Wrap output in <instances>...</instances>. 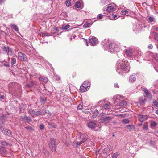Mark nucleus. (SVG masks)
I'll use <instances>...</instances> for the list:
<instances>
[{"mask_svg": "<svg viewBox=\"0 0 158 158\" xmlns=\"http://www.w3.org/2000/svg\"><path fill=\"white\" fill-rule=\"evenodd\" d=\"M130 67L126 65L125 63H122L118 65L116 71L119 74L123 75L130 71Z\"/></svg>", "mask_w": 158, "mask_h": 158, "instance_id": "f257e3e1", "label": "nucleus"}, {"mask_svg": "<svg viewBox=\"0 0 158 158\" xmlns=\"http://www.w3.org/2000/svg\"><path fill=\"white\" fill-rule=\"evenodd\" d=\"M103 44L105 47L108 48L109 49L111 52H116L118 50V48L117 45L114 43H110L108 40H104Z\"/></svg>", "mask_w": 158, "mask_h": 158, "instance_id": "f03ea898", "label": "nucleus"}, {"mask_svg": "<svg viewBox=\"0 0 158 158\" xmlns=\"http://www.w3.org/2000/svg\"><path fill=\"white\" fill-rule=\"evenodd\" d=\"M113 117L112 116L106 115L104 116L102 115V116L100 119V120L102 123L105 124H106L110 123Z\"/></svg>", "mask_w": 158, "mask_h": 158, "instance_id": "7ed1b4c3", "label": "nucleus"}, {"mask_svg": "<svg viewBox=\"0 0 158 158\" xmlns=\"http://www.w3.org/2000/svg\"><path fill=\"white\" fill-rule=\"evenodd\" d=\"M49 147L52 152H55L56 149L55 139L54 138H51L49 143Z\"/></svg>", "mask_w": 158, "mask_h": 158, "instance_id": "20e7f679", "label": "nucleus"}, {"mask_svg": "<svg viewBox=\"0 0 158 158\" xmlns=\"http://www.w3.org/2000/svg\"><path fill=\"white\" fill-rule=\"evenodd\" d=\"M87 125L89 128L93 129L97 127V124L95 122L90 121L87 124Z\"/></svg>", "mask_w": 158, "mask_h": 158, "instance_id": "39448f33", "label": "nucleus"}, {"mask_svg": "<svg viewBox=\"0 0 158 158\" xmlns=\"http://www.w3.org/2000/svg\"><path fill=\"white\" fill-rule=\"evenodd\" d=\"M2 51L5 53H7L8 55H11L12 53V50L11 48L6 46H4L3 48Z\"/></svg>", "mask_w": 158, "mask_h": 158, "instance_id": "423d86ee", "label": "nucleus"}, {"mask_svg": "<svg viewBox=\"0 0 158 158\" xmlns=\"http://www.w3.org/2000/svg\"><path fill=\"white\" fill-rule=\"evenodd\" d=\"M19 57L21 58V60L22 61H27L28 59L27 56L22 52L18 53Z\"/></svg>", "mask_w": 158, "mask_h": 158, "instance_id": "0eeeda50", "label": "nucleus"}, {"mask_svg": "<svg viewBox=\"0 0 158 158\" xmlns=\"http://www.w3.org/2000/svg\"><path fill=\"white\" fill-rule=\"evenodd\" d=\"M2 132L4 135H6L8 137L11 136V132L6 129L3 128L2 130Z\"/></svg>", "mask_w": 158, "mask_h": 158, "instance_id": "6e6552de", "label": "nucleus"}, {"mask_svg": "<svg viewBox=\"0 0 158 158\" xmlns=\"http://www.w3.org/2000/svg\"><path fill=\"white\" fill-rule=\"evenodd\" d=\"M142 90L143 91L146 95L145 97L149 99H151L152 98V95L151 93L148 90L145 88H143Z\"/></svg>", "mask_w": 158, "mask_h": 158, "instance_id": "1a4fd4ad", "label": "nucleus"}, {"mask_svg": "<svg viewBox=\"0 0 158 158\" xmlns=\"http://www.w3.org/2000/svg\"><path fill=\"white\" fill-rule=\"evenodd\" d=\"M146 99L144 97H141L139 98L138 103L140 105L144 104L146 102Z\"/></svg>", "mask_w": 158, "mask_h": 158, "instance_id": "9d476101", "label": "nucleus"}, {"mask_svg": "<svg viewBox=\"0 0 158 158\" xmlns=\"http://www.w3.org/2000/svg\"><path fill=\"white\" fill-rule=\"evenodd\" d=\"M89 84L87 85H85L84 86L83 85H81L80 88V91L82 93L84 92L87 90V88L88 87Z\"/></svg>", "mask_w": 158, "mask_h": 158, "instance_id": "9b49d317", "label": "nucleus"}, {"mask_svg": "<svg viewBox=\"0 0 158 158\" xmlns=\"http://www.w3.org/2000/svg\"><path fill=\"white\" fill-rule=\"evenodd\" d=\"M89 43L93 45H95L98 43L97 39L95 37H92L89 40Z\"/></svg>", "mask_w": 158, "mask_h": 158, "instance_id": "f8f14e48", "label": "nucleus"}, {"mask_svg": "<svg viewBox=\"0 0 158 158\" xmlns=\"http://www.w3.org/2000/svg\"><path fill=\"white\" fill-rule=\"evenodd\" d=\"M126 128L129 131L131 132L135 129V127L133 125H129L126 126Z\"/></svg>", "mask_w": 158, "mask_h": 158, "instance_id": "ddd939ff", "label": "nucleus"}, {"mask_svg": "<svg viewBox=\"0 0 158 158\" xmlns=\"http://www.w3.org/2000/svg\"><path fill=\"white\" fill-rule=\"evenodd\" d=\"M138 118L140 122H143L147 119V117L145 115H139L138 116Z\"/></svg>", "mask_w": 158, "mask_h": 158, "instance_id": "4468645a", "label": "nucleus"}, {"mask_svg": "<svg viewBox=\"0 0 158 158\" xmlns=\"http://www.w3.org/2000/svg\"><path fill=\"white\" fill-rule=\"evenodd\" d=\"M20 119H21L22 121H25L30 122L32 121L31 118L26 116L24 117H22L20 118Z\"/></svg>", "mask_w": 158, "mask_h": 158, "instance_id": "2eb2a0df", "label": "nucleus"}, {"mask_svg": "<svg viewBox=\"0 0 158 158\" xmlns=\"http://www.w3.org/2000/svg\"><path fill=\"white\" fill-rule=\"evenodd\" d=\"M40 102L42 104H44L47 100V98L44 97L40 96Z\"/></svg>", "mask_w": 158, "mask_h": 158, "instance_id": "dca6fc26", "label": "nucleus"}, {"mask_svg": "<svg viewBox=\"0 0 158 158\" xmlns=\"http://www.w3.org/2000/svg\"><path fill=\"white\" fill-rule=\"evenodd\" d=\"M48 127L50 128H56L57 127V125L55 123H51L50 122H49L48 123Z\"/></svg>", "mask_w": 158, "mask_h": 158, "instance_id": "f3484780", "label": "nucleus"}, {"mask_svg": "<svg viewBox=\"0 0 158 158\" xmlns=\"http://www.w3.org/2000/svg\"><path fill=\"white\" fill-rule=\"evenodd\" d=\"M126 55L129 56H131L132 55V51L130 49H127L126 51Z\"/></svg>", "mask_w": 158, "mask_h": 158, "instance_id": "a211bd4d", "label": "nucleus"}, {"mask_svg": "<svg viewBox=\"0 0 158 158\" xmlns=\"http://www.w3.org/2000/svg\"><path fill=\"white\" fill-rule=\"evenodd\" d=\"M32 114L33 115V117L35 115L38 116H40L41 111H35L33 110L32 112Z\"/></svg>", "mask_w": 158, "mask_h": 158, "instance_id": "6ab92c4d", "label": "nucleus"}, {"mask_svg": "<svg viewBox=\"0 0 158 158\" xmlns=\"http://www.w3.org/2000/svg\"><path fill=\"white\" fill-rule=\"evenodd\" d=\"M54 33H43L42 34V37L49 36H52Z\"/></svg>", "mask_w": 158, "mask_h": 158, "instance_id": "aec40b11", "label": "nucleus"}, {"mask_svg": "<svg viewBox=\"0 0 158 158\" xmlns=\"http://www.w3.org/2000/svg\"><path fill=\"white\" fill-rule=\"evenodd\" d=\"M16 59L15 56H13L11 58V66H12L14 64L16 63Z\"/></svg>", "mask_w": 158, "mask_h": 158, "instance_id": "412c9836", "label": "nucleus"}, {"mask_svg": "<svg viewBox=\"0 0 158 158\" xmlns=\"http://www.w3.org/2000/svg\"><path fill=\"white\" fill-rule=\"evenodd\" d=\"M10 26L16 32L19 31V29L17 26L15 24H12Z\"/></svg>", "mask_w": 158, "mask_h": 158, "instance_id": "4be33fe9", "label": "nucleus"}, {"mask_svg": "<svg viewBox=\"0 0 158 158\" xmlns=\"http://www.w3.org/2000/svg\"><path fill=\"white\" fill-rule=\"evenodd\" d=\"M127 102L124 100L120 102L119 105L121 106L125 107L127 106Z\"/></svg>", "mask_w": 158, "mask_h": 158, "instance_id": "5701e85b", "label": "nucleus"}, {"mask_svg": "<svg viewBox=\"0 0 158 158\" xmlns=\"http://www.w3.org/2000/svg\"><path fill=\"white\" fill-rule=\"evenodd\" d=\"M102 106L105 109H108L110 108L109 103H106L105 104H103Z\"/></svg>", "mask_w": 158, "mask_h": 158, "instance_id": "b1692460", "label": "nucleus"}, {"mask_svg": "<svg viewBox=\"0 0 158 158\" xmlns=\"http://www.w3.org/2000/svg\"><path fill=\"white\" fill-rule=\"evenodd\" d=\"M81 6V3L79 1H77L75 5V6L76 8H80Z\"/></svg>", "mask_w": 158, "mask_h": 158, "instance_id": "393cba45", "label": "nucleus"}, {"mask_svg": "<svg viewBox=\"0 0 158 158\" xmlns=\"http://www.w3.org/2000/svg\"><path fill=\"white\" fill-rule=\"evenodd\" d=\"M114 8L112 6H110L107 7V10L108 12H112L114 11Z\"/></svg>", "mask_w": 158, "mask_h": 158, "instance_id": "a878e982", "label": "nucleus"}, {"mask_svg": "<svg viewBox=\"0 0 158 158\" xmlns=\"http://www.w3.org/2000/svg\"><path fill=\"white\" fill-rule=\"evenodd\" d=\"M34 85V82L32 81L30 83L27 84L26 85V86L27 87H32Z\"/></svg>", "mask_w": 158, "mask_h": 158, "instance_id": "bb28decb", "label": "nucleus"}, {"mask_svg": "<svg viewBox=\"0 0 158 158\" xmlns=\"http://www.w3.org/2000/svg\"><path fill=\"white\" fill-rule=\"evenodd\" d=\"M155 39V40L158 41V34L156 32H153Z\"/></svg>", "mask_w": 158, "mask_h": 158, "instance_id": "cd10ccee", "label": "nucleus"}, {"mask_svg": "<svg viewBox=\"0 0 158 158\" xmlns=\"http://www.w3.org/2000/svg\"><path fill=\"white\" fill-rule=\"evenodd\" d=\"M71 0H66L65 2V4L68 7L70 6H71Z\"/></svg>", "mask_w": 158, "mask_h": 158, "instance_id": "c85d7f7f", "label": "nucleus"}, {"mask_svg": "<svg viewBox=\"0 0 158 158\" xmlns=\"http://www.w3.org/2000/svg\"><path fill=\"white\" fill-rule=\"evenodd\" d=\"M153 57L158 62V54L156 53H154L153 55Z\"/></svg>", "mask_w": 158, "mask_h": 158, "instance_id": "c756f323", "label": "nucleus"}, {"mask_svg": "<svg viewBox=\"0 0 158 158\" xmlns=\"http://www.w3.org/2000/svg\"><path fill=\"white\" fill-rule=\"evenodd\" d=\"M111 16H112V18L111 19V20H113L117 19V17L118 16L117 15L114 14V13H112L111 14Z\"/></svg>", "mask_w": 158, "mask_h": 158, "instance_id": "7c9ffc66", "label": "nucleus"}, {"mask_svg": "<svg viewBox=\"0 0 158 158\" xmlns=\"http://www.w3.org/2000/svg\"><path fill=\"white\" fill-rule=\"evenodd\" d=\"M98 114V112L97 110H96L94 111L93 114V118H96Z\"/></svg>", "mask_w": 158, "mask_h": 158, "instance_id": "2f4dec72", "label": "nucleus"}, {"mask_svg": "<svg viewBox=\"0 0 158 158\" xmlns=\"http://www.w3.org/2000/svg\"><path fill=\"white\" fill-rule=\"evenodd\" d=\"M47 113V112L46 111V110L45 109H44L42 110L41 111V115H44L45 114Z\"/></svg>", "mask_w": 158, "mask_h": 158, "instance_id": "473e14b6", "label": "nucleus"}, {"mask_svg": "<svg viewBox=\"0 0 158 158\" xmlns=\"http://www.w3.org/2000/svg\"><path fill=\"white\" fill-rule=\"evenodd\" d=\"M70 27V26L69 25H67L66 26L64 25L62 26V29L63 30H67Z\"/></svg>", "mask_w": 158, "mask_h": 158, "instance_id": "72a5a7b5", "label": "nucleus"}, {"mask_svg": "<svg viewBox=\"0 0 158 158\" xmlns=\"http://www.w3.org/2000/svg\"><path fill=\"white\" fill-rule=\"evenodd\" d=\"M77 137H79V139H83L84 138V134L80 133L78 135Z\"/></svg>", "mask_w": 158, "mask_h": 158, "instance_id": "f704fd0d", "label": "nucleus"}, {"mask_svg": "<svg viewBox=\"0 0 158 158\" xmlns=\"http://www.w3.org/2000/svg\"><path fill=\"white\" fill-rule=\"evenodd\" d=\"M122 122L123 123L128 124L129 123V121L127 119H125L122 121Z\"/></svg>", "mask_w": 158, "mask_h": 158, "instance_id": "c9c22d12", "label": "nucleus"}, {"mask_svg": "<svg viewBox=\"0 0 158 158\" xmlns=\"http://www.w3.org/2000/svg\"><path fill=\"white\" fill-rule=\"evenodd\" d=\"M90 25V23H89L86 22L84 25L83 27L86 28L89 27Z\"/></svg>", "mask_w": 158, "mask_h": 158, "instance_id": "e433bc0d", "label": "nucleus"}, {"mask_svg": "<svg viewBox=\"0 0 158 158\" xmlns=\"http://www.w3.org/2000/svg\"><path fill=\"white\" fill-rule=\"evenodd\" d=\"M153 103L155 106L158 107V102L156 100L154 101Z\"/></svg>", "mask_w": 158, "mask_h": 158, "instance_id": "4c0bfd02", "label": "nucleus"}, {"mask_svg": "<svg viewBox=\"0 0 158 158\" xmlns=\"http://www.w3.org/2000/svg\"><path fill=\"white\" fill-rule=\"evenodd\" d=\"M82 143H83L81 141L80 142L77 141L75 143V144L76 145V147H77L78 146H80L81 144Z\"/></svg>", "mask_w": 158, "mask_h": 158, "instance_id": "58836bf2", "label": "nucleus"}, {"mask_svg": "<svg viewBox=\"0 0 158 158\" xmlns=\"http://www.w3.org/2000/svg\"><path fill=\"white\" fill-rule=\"evenodd\" d=\"M157 124V123L156 122L153 121L151 123L150 125L151 126L154 127L156 126Z\"/></svg>", "mask_w": 158, "mask_h": 158, "instance_id": "ea45409f", "label": "nucleus"}, {"mask_svg": "<svg viewBox=\"0 0 158 158\" xmlns=\"http://www.w3.org/2000/svg\"><path fill=\"white\" fill-rule=\"evenodd\" d=\"M25 128L29 131H31L33 130L32 127H31L29 126H27L25 127Z\"/></svg>", "mask_w": 158, "mask_h": 158, "instance_id": "a19ab883", "label": "nucleus"}, {"mask_svg": "<svg viewBox=\"0 0 158 158\" xmlns=\"http://www.w3.org/2000/svg\"><path fill=\"white\" fill-rule=\"evenodd\" d=\"M88 84H89V85H88V87H89L90 85V83L87 81H84L83 84H82V85L84 86L85 85H87Z\"/></svg>", "mask_w": 158, "mask_h": 158, "instance_id": "79ce46f5", "label": "nucleus"}, {"mask_svg": "<svg viewBox=\"0 0 158 158\" xmlns=\"http://www.w3.org/2000/svg\"><path fill=\"white\" fill-rule=\"evenodd\" d=\"M1 145L3 146H7L8 145V143L6 142V141H3L1 142Z\"/></svg>", "mask_w": 158, "mask_h": 158, "instance_id": "37998d69", "label": "nucleus"}, {"mask_svg": "<svg viewBox=\"0 0 158 158\" xmlns=\"http://www.w3.org/2000/svg\"><path fill=\"white\" fill-rule=\"evenodd\" d=\"M118 156V154L117 153H115L113 154L112 156V158H116Z\"/></svg>", "mask_w": 158, "mask_h": 158, "instance_id": "c03bdc74", "label": "nucleus"}, {"mask_svg": "<svg viewBox=\"0 0 158 158\" xmlns=\"http://www.w3.org/2000/svg\"><path fill=\"white\" fill-rule=\"evenodd\" d=\"M88 139V138L85 136V135H84V138L83 139H82L83 140L81 141L82 143H83L85 142Z\"/></svg>", "mask_w": 158, "mask_h": 158, "instance_id": "a18cd8bd", "label": "nucleus"}, {"mask_svg": "<svg viewBox=\"0 0 158 158\" xmlns=\"http://www.w3.org/2000/svg\"><path fill=\"white\" fill-rule=\"evenodd\" d=\"M143 128L144 130H147L148 129V127L147 125L144 124L143 125Z\"/></svg>", "mask_w": 158, "mask_h": 158, "instance_id": "49530a36", "label": "nucleus"}, {"mask_svg": "<svg viewBox=\"0 0 158 158\" xmlns=\"http://www.w3.org/2000/svg\"><path fill=\"white\" fill-rule=\"evenodd\" d=\"M154 18L151 17H149L148 18L149 21L150 22H153L154 21Z\"/></svg>", "mask_w": 158, "mask_h": 158, "instance_id": "de8ad7c7", "label": "nucleus"}, {"mask_svg": "<svg viewBox=\"0 0 158 158\" xmlns=\"http://www.w3.org/2000/svg\"><path fill=\"white\" fill-rule=\"evenodd\" d=\"M103 15H102L101 14H99L98 15V18L99 19H102L103 18Z\"/></svg>", "mask_w": 158, "mask_h": 158, "instance_id": "09e8293b", "label": "nucleus"}, {"mask_svg": "<svg viewBox=\"0 0 158 158\" xmlns=\"http://www.w3.org/2000/svg\"><path fill=\"white\" fill-rule=\"evenodd\" d=\"M82 105H81V104H79L77 106V108L78 109L81 110L82 109Z\"/></svg>", "mask_w": 158, "mask_h": 158, "instance_id": "8fccbe9b", "label": "nucleus"}, {"mask_svg": "<svg viewBox=\"0 0 158 158\" xmlns=\"http://www.w3.org/2000/svg\"><path fill=\"white\" fill-rule=\"evenodd\" d=\"M44 128V125L43 124H40V130H43Z\"/></svg>", "mask_w": 158, "mask_h": 158, "instance_id": "3c124183", "label": "nucleus"}, {"mask_svg": "<svg viewBox=\"0 0 158 158\" xmlns=\"http://www.w3.org/2000/svg\"><path fill=\"white\" fill-rule=\"evenodd\" d=\"M3 65L6 67H8L9 66V63L8 62H6L5 63H3Z\"/></svg>", "mask_w": 158, "mask_h": 158, "instance_id": "603ef678", "label": "nucleus"}, {"mask_svg": "<svg viewBox=\"0 0 158 158\" xmlns=\"http://www.w3.org/2000/svg\"><path fill=\"white\" fill-rule=\"evenodd\" d=\"M135 77V75L134 74H132V75L130 76V79H133V78Z\"/></svg>", "mask_w": 158, "mask_h": 158, "instance_id": "864d4df0", "label": "nucleus"}, {"mask_svg": "<svg viewBox=\"0 0 158 158\" xmlns=\"http://www.w3.org/2000/svg\"><path fill=\"white\" fill-rule=\"evenodd\" d=\"M122 12L123 13V14L124 15H126V14H127L128 13V11L127 10H125V11H122Z\"/></svg>", "mask_w": 158, "mask_h": 158, "instance_id": "5fc2aeb1", "label": "nucleus"}, {"mask_svg": "<svg viewBox=\"0 0 158 158\" xmlns=\"http://www.w3.org/2000/svg\"><path fill=\"white\" fill-rule=\"evenodd\" d=\"M126 114H121L119 115V116H121V117L124 118L126 117Z\"/></svg>", "mask_w": 158, "mask_h": 158, "instance_id": "6e6d98bb", "label": "nucleus"}, {"mask_svg": "<svg viewBox=\"0 0 158 158\" xmlns=\"http://www.w3.org/2000/svg\"><path fill=\"white\" fill-rule=\"evenodd\" d=\"M82 39H83V40H84L85 42V43L86 45H87V46H88V41H87V40L85 38H83Z\"/></svg>", "mask_w": 158, "mask_h": 158, "instance_id": "4d7b16f0", "label": "nucleus"}, {"mask_svg": "<svg viewBox=\"0 0 158 158\" xmlns=\"http://www.w3.org/2000/svg\"><path fill=\"white\" fill-rule=\"evenodd\" d=\"M33 110H30L29 111V113L31 114V116H32V117H33V114H32V111H33Z\"/></svg>", "mask_w": 158, "mask_h": 158, "instance_id": "13d9d810", "label": "nucleus"}, {"mask_svg": "<svg viewBox=\"0 0 158 158\" xmlns=\"http://www.w3.org/2000/svg\"><path fill=\"white\" fill-rule=\"evenodd\" d=\"M148 48L150 49H152L153 48V46L152 44H149L148 47Z\"/></svg>", "mask_w": 158, "mask_h": 158, "instance_id": "bf43d9fd", "label": "nucleus"}, {"mask_svg": "<svg viewBox=\"0 0 158 158\" xmlns=\"http://www.w3.org/2000/svg\"><path fill=\"white\" fill-rule=\"evenodd\" d=\"M114 86L115 87L119 88V85L117 83H116L114 85Z\"/></svg>", "mask_w": 158, "mask_h": 158, "instance_id": "052dcab7", "label": "nucleus"}, {"mask_svg": "<svg viewBox=\"0 0 158 158\" xmlns=\"http://www.w3.org/2000/svg\"><path fill=\"white\" fill-rule=\"evenodd\" d=\"M135 81V80H129V82L130 83H133Z\"/></svg>", "mask_w": 158, "mask_h": 158, "instance_id": "680f3d73", "label": "nucleus"}, {"mask_svg": "<svg viewBox=\"0 0 158 158\" xmlns=\"http://www.w3.org/2000/svg\"><path fill=\"white\" fill-rule=\"evenodd\" d=\"M0 98L2 99H4L5 98V96L3 95H2L0 97Z\"/></svg>", "mask_w": 158, "mask_h": 158, "instance_id": "e2e57ef3", "label": "nucleus"}, {"mask_svg": "<svg viewBox=\"0 0 158 158\" xmlns=\"http://www.w3.org/2000/svg\"><path fill=\"white\" fill-rule=\"evenodd\" d=\"M142 52L140 51H139L138 52V54L140 56L141 55Z\"/></svg>", "mask_w": 158, "mask_h": 158, "instance_id": "0e129e2a", "label": "nucleus"}, {"mask_svg": "<svg viewBox=\"0 0 158 158\" xmlns=\"http://www.w3.org/2000/svg\"><path fill=\"white\" fill-rule=\"evenodd\" d=\"M54 78L55 79L56 78V79H59L60 78L57 75L55 76L54 77Z\"/></svg>", "mask_w": 158, "mask_h": 158, "instance_id": "69168bd1", "label": "nucleus"}, {"mask_svg": "<svg viewBox=\"0 0 158 158\" xmlns=\"http://www.w3.org/2000/svg\"><path fill=\"white\" fill-rule=\"evenodd\" d=\"M46 78V77H40L39 78V79H44Z\"/></svg>", "mask_w": 158, "mask_h": 158, "instance_id": "338daca9", "label": "nucleus"}, {"mask_svg": "<svg viewBox=\"0 0 158 158\" xmlns=\"http://www.w3.org/2000/svg\"><path fill=\"white\" fill-rule=\"evenodd\" d=\"M155 70L158 72V66L154 68Z\"/></svg>", "mask_w": 158, "mask_h": 158, "instance_id": "774afa93", "label": "nucleus"}]
</instances>
